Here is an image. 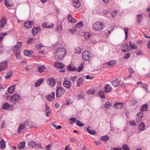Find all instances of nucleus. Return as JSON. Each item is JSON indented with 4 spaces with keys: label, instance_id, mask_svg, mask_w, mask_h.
Returning <instances> with one entry per match:
<instances>
[{
    "label": "nucleus",
    "instance_id": "obj_62",
    "mask_svg": "<svg viewBox=\"0 0 150 150\" xmlns=\"http://www.w3.org/2000/svg\"><path fill=\"white\" fill-rule=\"evenodd\" d=\"M46 149L47 150H50L51 146L50 144H48L46 146Z\"/></svg>",
    "mask_w": 150,
    "mask_h": 150
},
{
    "label": "nucleus",
    "instance_id": "obj_8",
    "mask_svg": "<svg viewBox=\"0 0 150 150\" xmlns=\"http://www.w3.org/2000/svg\"><path fill=\"white\" fill-rule=\"evenodd\" d=\"M123 104L122 103L117 102L114 103V106L116 109L119 110L122 108Z\"/></svg>",
    "mask_w": 150,
    "mask_h": 150
},
{
    "label": "nucleus",
    "instance_id": "obj_55",
    "mask_svg": "<svg viewBox=\"0 0 150 150\" xmlns=\"http://www.w3.org/2000/svg\"><path fill=\"white\" fill-rule=\"evenodd\" d=\"M76 118H70V120L71 121V124L73 123H75V121H76Z\"/></svg>",
    "mask_w": 150,
    "mask_h": 150
},
{
    "label": "nucleus",
    "instance_id": "obj_50",
    "mask_svg": "<svg viewBox=\"0 0 150 150\" xmlns=\"http://www.w3.org/2000/svg\"><path fill=\"white\" fill-rule=\"evenodd\" d=\"M7 34L6 33H3L0 34V42H1L4 36L6 35Z\"/></svg>",
    "mask_w": 150,
    "mask_h": 150
},
{
    "label": "nucleus",
    "instance_id": "obj_54",
    "mask_svg": "<svg viewBox=\"0 0 150 150\" xmlns=\"http://www.w3.org/2000/svg\"><path fill=\"white\" fill-rule=\"evenodd\" d=\"M75 50H76V53H80L81 52V49L79 47H76L75 48Z\"/></svg>",
    "mask_w": 150,
    "mask_h": 150
},
{
    "label": "nucleus",
    "instance_id": "obj_31",
    "mask_svg": "<svg viewBox=\"0 0 150 150\" xmlns=\"http://www.w3.org/2000/svg\"><path fill=\"white\" fill-rule=\"evenodd\" d=\"M46 69V67L43 65L41 66H39L38 68V71L40 73L44 71Z\"/></svg>",
    "mask_w": 150,
    "mask_h": 150
},
{
    "label": "nucleus",
    "instance_id": "obj_1",
    "mask_svg": "<svg viewBox=\"0 0 150 150\" xmlns=\"http://www.w3.org/2000/svg\"><path fill=\"white\" fill-rule=\"evenodd\" d=\"M66 51L65 49L63 47L59 48L55 54V59L57 60H61L65 55Z\"/></svg>",
    "mask_w": 150,
    "mask_h": 150
},
{
    "label": "nucleus",
    "instance_id": "obj_40",
    "mask_svg": "<svg viewBox=\"0 0 150 150\" xmlns=\"http://www.w3.org/2000/svg\"><path fill=\"white\" fill-rule=\"evenodd\" d=\"M31 51L29 50H25L24 51V54L27 56H30L31 54Z\"/></svg>",
    "mask_w": 150,
    "mask_h": 150
},
{
    "label": "nucleus",
    "instance_id": "obj_64",
    "mask_svg": "<svg viewBox=\"0 0 150 150\" xmlns=\"http://www.w3.org/2000/svg\"><path fill=\"white\" fill-rule=\"evenodd\" d=\"M76 28H73L72 29H71V33H74L76 32Z\"/></svg>",
    "mask_w": 150,
    "mask_h": 150
},
{
    "label": "nucleus",
    "instance_id": "obj_25",
    "mask_svg": "<svg viewBox=\"0 0 150 150\" xmlns=\"http://www.w3.org/2000/svg\"><path fill=\"white\" fill-rule=\"evenodd\" d=\"M25 142H21L17 146L18 148L20 149H23L25 147Z\"/></svg>",
    "mask_w": 150,
    "mask_h": 150
},
{
    "label": "nucleus",
    "instance_id": "obj_39",
    "mask_svg": "<svg viewBox=\"0 0 150 150\" xmlns=\"http://www.w3.org/2000/svg\"><path fill=\"white\" fill-rule=\"evenodd\" d=\"M112 105V104L109 102H107L104 105V107L105 108H109Z\"/></svg>",
    "mask_w": 150,
    "mask_h": 150
},
{
    "label": "nucleus",
    "instance_id": "obj_6",
    "mask_svg": "<svg viewBox=\"0 0 150 150\" xmlns=\"http://www.w3.org/2000/svg\"><path fill=\"white\" fill-rule=\"evenodd\" d=\"M47 83L49 86L53 87L56 84L55 80L52 78H50L47 80Z\"/></svg>",
    "mask_w": 150,
    "mask_h": 150
},
{
    "label": "nucleus",
    "instance_id": "obj_45",
    "mask_svg": "<svg viewBox=\"0 0 150 150\" xmlns=\"http://www.w3.org/2000/svg\"><path fill=\"white\" fill-rule=\"evenodd\" d=\"M122 148L124 150H129L130 148L127 145L123 144L122 146Z\"/></svg>",
    "mask_w": 150,
    "mask_h": 150
},
{
    "label": "nucleus",
    "instance_id": "obj_11",
    "mask_svg": "<svg viewBox=\"0 0 150 150\" xmlns=\"http://www.w3.org/2000/svg\"><path fill=\"white\" fill-rule=\"evenodd\" d=\"M72 5L76 8H79L80 6V2L79 0H73Z\"/></svg>",
    "mask_w": 150,
    "mask_h": 150
},
{
    "label": "nucleus",
    "instance_id": "obj_10",
    "mask_svg": "<svg viewBox=\"0 0 150 150\" xmlns=\"http://www.w3.org/2000/svg\"><path fill=\"white\" fill-rule=\"evenodd\" d=\"M34 25V22L31 21L25 22L24 23V26L27 28H31L32 26Z\"/></svg>",
    "mask_w": 150,
    "mask_h": 150
},
{
    "label": "nucleus",
    "instance_id": "obj_41",
    "mask_svg": "<svg viewBox=\"0 0 150 150\" xmlns=\"http://www.w3.org/2000/svg\"><path fill=\"white\" fill-rule=\"evenodd\" d=\"M51 25H48V23H44L43 24V26L47 28H50L53 26V25L51 23Z\"/></svg>",
    "mask_w": 150,
    "mask_h": 150
},
{
    "label": "nucleus",
    "instance_id": "obj_21",
    "mask_svg": "<svg viewBox=\"0 0 150 150\" xmlns=\"http://www.w3.org/2000/svg\"><path fill=\"white\" fill-rule=\"evenodd\" d=\"M28 145L30 147L34 149L36 147L37 144L35 142L32 141L28 143Z\"/></svg>",
    "mask_w": 150,
    "mask_h": 150
},
{
    "label": "nucleus",
    "instance_id": "obj_7",
    "mask_svg": "<svg viewBox=\"0 0 150 150\" xmlns=\"http://www.w3.org/2000/svg\"><path fill=\"white\" fill-rule=\"evenodd\" d=\"M7 64L6 60L1 62L0 63V69L1 70L6 69L8 67Z\"/></svg>",
    "mask_w": 150,
    "mask_h": 150
},
{
    "label": "nucleus",
    "instance_id": "obj_37",
    "mask_svg": "<svg viewBox=\"0 0 150 150\" xmlns=\"http://www.w3.org/2000/svg\"><path fill=\"white\" fill-rule=\"evenodd\" d=\"M147 105L145 104L142 105L141 109V111L142 112L145 111L147 110Z\"/></svg>",
    "mask_w": 150,
    "mask_h": 150
},
{
    "label": "nucleus",
    "instance_id": "obj_34",
    "mask_svg": "<svg viewBox=\"0 0 150 150\" xmlns=\"http://www.w3.org/2000/svg\"><path fill=\"white\" fill-rule=\"evenodd\" d=\"M20 53V52L18 51H17L14 53V54L16 55V59L18 60H20L21 59Z\"/></svg>",
    "mask_w": 150,
    "mask_h": 150
},
{
    "label": "nucleus",
    "instance_id": "obj_58",
    "mask_svg": "<svg viewBox=\"0 0 150 150\" xmlns=\"http://www.w3.org/2000/svg\"><path fill=\"white\" fill-rule=\"evenodd\" d=\"M43 46L42 44H38L36 46V47L38 49H41L43 47Z\"/></svg>",
    "mask_w": 150,
    "mask_h": 150
},
{
    "label": "nucleus",
    "instance_id": "obj_32",
    "mask_svg": "<svg viewBox=\"0 0 150 150\" xmlns=\"http://www.w3.org/2000/svg\"><path fill=\"white\" fill-rule=\"evenodd\" d=\"M83 82V79L81 78H79L77 82V84L76 86L77 87L80 86Z\"/></svg>",
    "mask_w": 150,
    "mask_h": 150
},
{
    "label": "nucleus",
    "instance_id": "obj_4",
    "mask_svg": "<svg viewBox=\"0 0 150 150\" xmlns=\"http://www.w3.org/2000/svg\"><path fill=\"white\" fill-rule=\"evenodd\" d=\"M82 57L84 61H88L90 57V54L88 51H85L82 53Z\"/></svg>",
    "mask_w": 150,
    "mask_h": 150
},
{
    "label": "nucleus",
    "instance_id": "obj_59",
    "mask_svg": "<svg viewBox=\"0 0 150 150\" xmlns=\"http://www.w3.org/2000/svg\"><path fill=\"white\" fill-rule=\"evenodd\" d=\"M130 125L133 126L136 125V123L134 120H132L130 122Z\"/></svg>",
    "mask_w": 150,
    "mask_h": 150
},
{
    "label": "nucleus",
    "instance_id": "obj_38",
    "mask_svg": "<svg viewBox=\"0 0 150 150\" xmlns=\"http://www.w3.org/2000/svg\"><path fill=\"white\" fill-rule=\"evenodd\" d=\"M83 23L82 22H78L76 25V28H80L83 27Z\"/></svg>",
    "mask_w": 150,
    "mask_h": 150
},
{
    "label": "nucleus",
    "instance_id": "obj_53",
    "mask_svg": "<svg viewBox=\"0 0 150 150\" xmlns=\"http://www.w3.org/2000/svg\"><path fill=\"white\" fill-rule=\"evenodd\" d=\"M129 30V28H125L124 29V31H125V39H126L128 36V31Z\"/></svg>",
    "mask_w": 150,
    "mask_h": 150
},
{
    "label": "nucleus",
    "instance_id": "obj_61",
    "mask_svg": "<svg viewBox=\"0 0 150 150\" xmlns=\"http://www.w3.org/2000/svg\"><path fill=\"white\" fill-rule=\"evenodd\" d=\"M111 33V31L108 30H106L105 31V33L106 35H108Z\"/></svg>",
    "mask_w": 150,
    "mask_h": 150
},
{
    "label": "nucleus",
    "instance_id": "obj_20",
    "mask_svg": "<svg viewBox=\"0 0 150 150\" xmlns=\"http://www.w3.org/2000/svg\"><path fill=\"white\" fill-rule=\"evenodd\" d=\"M87 130L88 133L91 135H94L96 134L95 130H93L92 128L90 127L89 126L87 127Z\"/></svg>",
    "mask_w": 150,
    "mask_h": 150
},
{
    "label": "nucleus",
    "instance_id": "obj_14",
    "mask_svg": "<svg viewBox=\"0 0 150 150\" xmlns=\"http://www.w3.org/2000/svg\"><path fill=\"white\" fill-rule=\"evenodd\" d=\"M54 66L58 68L63 69L64 67V65L62 63L55 62L54 64Z\"/></svg>",
    "mask_w": 150,
    "mask_h": 150
},
{
    "label": "nucleus",
    "instance_id": "obj_48",
    "mask_svg": "<svg viewBox=\"0 0 150 150\" xmlns=\"http://www.w3.org/2000/svg\"><path fill=\"white\" fill-rule=\"evenodd\" d=\"M77 77L78 76L76 75L72 76L70 80L72 82H74L76 81Z\"/></svg>",
    "mask_w": 150,
    "mask_h": 150
},
{
    "label": "nucleus",
    "instance_id": "obj_57",
    "mask_svg": "<svg viewBox=\"0 0 150 150\" xmlns=\"http://www.w3.org/2000/svg\"><path fill=\"white\" fill-rule=\"evenodd\" d=\"M62 26L61 25H59L56 28V29L58 30H62Z\"/></svg>",
    "mask_w": 150,
    "mask_h": 150
},
{
    "label": "nucleus",
    "instance_id": "obj_30",
    "mask_svg": "<svg viewBox=\"0 0 150 150\" xmlns=\"http://www.w3.org/2000/svg\"><path fill=\"white\" fill-rule=\"evenodd\" d=\"M104 93V91L102 90H100L98 93L99 96L102 99H104L105 98Z\"/></svg>",
    "mask_w": 150,
    "mask_h": 150
},
{
    "label": "nucleus",
    "instance_id": "obj_18",
    "mask_svg": "<svg viewBox=\"0 0 150 150\" xmlns=\"http://www.w3.org/2000/svg\"><path fill=\"white\" fill-rule=\"evenodd\" d=\"M76 69V68L75 66L70 64H69L67 67L68 70L71 71H75Z\"/></svg>",
    "mask_w": 150,
    "mask_h": 150
},
{
    "label": "nucleus",
    "instance_id": "obj_5",
    "mask_svg": "<svg viewBox=\"0 0 150 150\" xmlns=\"http://www.w3.org/2000/svg\"><path fill=\"white\" fill-rule=\"evenodd\" d=\"M20 99V97L19 95L15 93L11 97V100L13 103H16L18 102Z\"/></svg>",
    "mask_w": 150,
    "mask_h": 150
},
{
    "label": "nucleus",
    "instance_id": "obj_29",
    "mask_svg": "<svg viewBox=\"0 0 150 150\" xmlns=\"http://www.w3.org/2000/svg\"><path fill=\"white\" fill-rule=\"evenodd\" d=\"M6 146L5 142L3 139H1L0 141V147L1 149H4Z\"/></svg>",
    "mask_w": 150,
    "mask_h": 150
},
{
    "label": "nucleus",
    "instance_id": "obj_22",
    "mask_svg": "<svg viewBox=\"0 0 150 150\" xmlns=\"http://www.w3.org/2000/svg\"><path fill=\"white\" fill-rule=\"evenodd\" d=\"M15 87V85L11 86L9 87L8 90V92L10 93H13L14 92Z\"/></svg>",
    "mask_w": 150,
    "mask_h": 150
},
{
    "label": "nucleus",
    "instance_id": "obj_19",
    "mask_svg": "<svg viewBox=\"0 0 150 150\" xmlns=\"http://www.w3.org/2000/svg\"><path fill=\"white\" fill-rule=\"evenodd\" d=\"M122 48V51L124 52H126L129 50L128 46L126 44H123Z\"/></svg>",
    "mask_w": 150,
    "mask_h": 150
},
{
    "label": "nucleus",
    "instance_id": "obj_15",
    "mask_svg": "<svg viewBox=\"0 0 150 150\" xmlns=\"http://www.w3.org/2000/svg\"><path fill=\"white\" fill-rule=\"evenodd\" d=\"M6 18L5 17H3L1 20L0 22V27L3 28L6 24Z\"/></svg>",
    "mask_w": 150,
    "mask_h": 150
},
{
    "label": "nucleus",
    "instance_id": "obj_28",
    "mask_svg": "<svg viewBox=\"0 0 150 150\" xmlns=\"http://www.w3.org/2000/svg\"><path fill=\"white\" fill-rule=\"evenodd\" d=\"M145 125L143 122H141L139 126V131H142L144 130L145 129Z\"/></svg>",
    "mask_w": 150,
    "mask_h": 150
},
{
    "label": "nucleus",
    "instance_id": "obj_33",
    "mask_svg": "<svg viewBox=\"0 0 150 150\" xmlns=\"http://www.w3.org/2000/svg\"><path fill=\"white\" fill-rule=\"evenodd\" d=\"M84 66V63L83 62L82 63H81L80 65L78 67L77 69V71L78 72H80L82 69L83 68V67Z\"/></svg>",
    "mask_w": 150,
    "mask_h": 150
},
{
    "label": "nucleus",
    "instance_id": "obj_3",
    "mask_svg": "<svg viewBox=\"0 0 150 150\" xmlns=\"http://www.w3.org/2000/svg\"><path fill=\"white\" fill-rule=\"evenodd\" d=\"M104 25L99 22H96L93 25V28L96 30L100 31L103 28Z\"/></svg>",
    "mask_w": 150,
    "mask_h": 150
},
{
    "label": "nucleus",
    "instance_id": "obj_63",
    "mask_svg": "<svg viewBox=\"0 0 150 150\" xmlns=\"http://www.w3.org/2000/svg\"><path fill=\"white\" fill-rule=\"evenodd\" d=\"M128 69L129 71L130 72V74H132V73H134V71L132 70L131 67L129 68Z\"/></svg>",
    "mask_w": 150,
    "mask_h": 150
},
{
    "label": "nucleus",
    "instance_id": "obj_43",
    "mask_svg": "<svg viewBox=\"0 0 150 150\" xmlns=\"http://www.w3.org/2000/svg\"><path fill=\"white\" fill-rule=\"evenodd\" d=\"M136 18L137 22H140L142 18V16L141 15H138L137 16Z\"/></svg>",
    "mask_w": 150,
    "mask_h": 150
},
{
    "label": "nucleus",
    "instance_id": "obj_44",
    "mask_svg": "<svg viewBox=\"0 0 150 150\" xmlns=\"http://www.w3.org/2000/svg\"><path fill=\"white\" fill-rule=\"evenodd\" d=\"M25 127V125H20L18 129V132L19 133L21 132V130L23 129Z\"/></svg>",
    "mask_w": 150,
    "mask_h": 150
},
{
    "label": "nucleus",
    "instance_id": "obj_36",
    "mask_svg": "<svg viewBox=\"0 0 150 150\" xmlns=\"http://www.w3.org/2000/svg\"><path fill=\"white\" fill-rule=\"evenodd\" d=\"M116 63L115 61V60L110 61L107 62V65L108 67L110 66H113Z\"/></svg>",
    "mask_w": 150,
    "mask_h": 150
},
{
    "label": "nucleus",
    "instance_id": "obj_42",
    "mask_svg": "<svg viewBox=\"0 0 150 150\" xmlns=\"http://www.w3.org/2000/svg\"><path fill=\"white\" fill-rule=\"evenodd\" d=\"M10 105L8 103H6L3 104L2 106V108L4 109H8Z\"/></svg>",
    "mask_w": 150,
    "mask_h": 150
},
{
    "label": "nucleus",
    "instance_id": "obj_27",
    "mask_svg": "<svg viewBox=\"0 0 150 150\" xmlns=\"http://www.w3.org/2000/svg\"><path fill=\"white\" fill-rule=\"evenodd\" d=\"M105 92H108L112 89V88L109 84L105 86L104 88Z\"/></svg>",
    "mask_w": 150,
    "mask_h": 150
},
{
    "label": "nucleus",
    "instance_id": "obj_35",
    "mask_svg": "<svg viewBox=\"0 0 150 150\" xmlns=\"http://www.w3.org/2000/svg\"><path fill=\"white\" fill-rule=\"evenodd\" d=\"M129 43L130 48L132 50L136 49L137 48V46L135 44L133 43H132L130 41H129Z\"/></svg>",
    "mask_w": 150,
    "mask_h": 150
},
{
    "label": "nucleus",
    "instance_id": "obj_46",
    "mask_svg": "<svg viewBox=\"0 0 150 150\" xmlns=\"http://www.w3.org/2000/svg\"><path fill=\"white\" fill-rule=\"evenodd\" d=\"M84 36L85 39L86 40H88L90 36H91V35L88 33H86L85 34Z\"/></svg>",
    "mask_w": 150,
    "mask_h": 150
},
{
    "label": "nucleus",
    "instance_id": "obj_23",
    "mask_svg": "<svg viewBox=\"0 0 150 150\" xmlns=\"http://www.w3.org/2000/svg\"><path fill=\"white\" fill-rule=\"evenodd\" d=\"M142 113L141 112L138 113L136 117V122H138L141 120L142 117Z\"/></svg>",
    "mask_w": 150,
    "mask_h": 150
},
{
    "label": "nucleus",
    "instance_id": "obj_13",
    "mask_svg": "<svg viewBox=\"0 0 150 150\" xmlns=\"http://www.w3.org/2000/svg\"><path fill=\"white\" fill-rule=\"evenodd\" d=\"M4 4L6 6L11 7L13 5V3L11 0H5Z\"/></svg>",
    "mask_w": 150,
    "mask_h": 150
},
{
    "label": "nucleus",
    "instance_id": "obj_51",
    "mask_svg": "<svg viewBox=\"0 0 150 150\" xmlns=\"http://www.w3.org/2000/svg\"><path fill=\"white\" fill-rule=\"evenodd\" d=\"M76 124L77 125L79 126L80 127H81L84 126V125L79 120H77L76 121Z\"/></svg>",
    "mask_w": 150,
    "mask_h": 150
},
{
    "label": "nucleus",
    "instance_id": "obj_26",
    "mask_svg": "<svg viewBox=\"0 0 150 150\" xmlns=\"http://www.w3.org/2000/svg\"><path fill=\"white\" fill-rule=\"evenodd\" d=\"M68 21L71 23H74L76 22V20L73 18L71 15H69L68 16Z\"/></svg>",
    "mask_w": 150,
    "mask_h": 150
},
{
    "label": "nucleus",
    "instance_id": "obj_47",
    "mask_svg": "<svg viewBox=\"0 0 150 150\" xmlns=\"http://www.w3.org/2000/svg\"><path fill=\"white\" fill-rule=\"evenodd\" d=\"M109 139V138L107 136H104L102 137L100 139L102 140H103L104 141H107Z\"/></svg>",
    "mask_w": 150,
    "mask_h": 150
},
{
    "label": "nucleus",
    "instance_id": "obj_9",
    "mask_svg": "<svg viewBox=\"0 0 150 150\" xmlns=\"http://www.w3.org/2000/svg\"><path fill=\"white\" fill-rule=\"evenodd\" d=\"M111 83L115 87H117L120 84L119 81L117 78L115 80H113L111 81Z\"/></svg>",
    "mask_w": 150,
    "mask_h": 150
},
{
    "label": "nucleus",
    "instance_id": "obj_52",
    "mask_svg": "<svg viewBox=\"0 0 150 150\" xmlns=\"http://www.w3.org/2000/svg\"><path fill=\"white\" fill-rule=\"evenodd\" d=\"M130 56V54L129 53H126L123 57V58L126 59H127Z\"/></svg>",
    "mask_w": 150,
    "mask_h": 150
},
{
    "label": "nucleus",
    "instance_id": "obj_12",
    "mask_svg": "<svg viewBox=\"0 0 150 150\" xmlns=\"http://www.w3.org/2000/svg\"><path fill=\"white\" fill-rule=\"evenodd\" d=\"M55 94L54 92L51 93L46 97L47 99L49 101H51L54 98Z\"/></svg>",
    "mask_w": 150,
    "mask_h": 150
},
{
    "label": "nucleus",
    "instance_id": "obj_2",
    "mask_svg": "<svg viewBox=\"0 0 150 150\" xmlns=\"http://www.w3.org/2000/svg\"><path fill=\"white\" fill-rule=\"evenodd\" d=\"M65 89L62 87L57 86V88L56 91V96L58 98L62 97L64 93Z\"/></svg>",
    "mask_w": 150,
    "mask_h": 150
},
{
    "label": "nucleus",
    "instance_id": "obj_60",
    "mask_svg": "<svg viewBox=\"0 0 150 150\" xmlns=\"http://www.w3.org/2000/svg\"><path fill=\"white\" fill-rule=\"evenodd\" d=\"M20 48L17 45H15L14 47V49L16 51H17Z\"/></svg>",
    "mask_w": 150,
    "mask_h": 150
},
{
    "label": "nucleus",
    "instance_id": "obj_24",
    "mask_svg": "<svg viewBox=\"0 0 150 150\" xmlns=\"http://www.w3.org/2000/svg\"><path fill=\"white\" fill-rule=\"evenodd\" d=\"M43 79H40L38 81L36 82L35 84V87L39 86L43 82Z\"/></svg>",
    "mask_w": 150,
    "mask_h": 150
},
{
    "label": "nucleus",
    "instance_id": "obj_17",
    "mask_svg": "<svg viewBox=\"0 0 150 150\" xmlns=\"http://www.w3.org/2000/svg\"><path fill=\"white\" fill-rule=\"evenodd\" d=\"M40 29V28L39 27H33L32 31V34L33 35H36Z\"/></svg>",
    "mask_w": 150,
    "mask_h": 150
},
{
    "label": "nucleus",
    "instance_id": "obj_56",
    "mask_svg": "<svg viewBox=\"0 0 150 150\" xmlns=\"http://www.w3.org/2000/svg\"><path fill=\"white\" fill-rule=\"evenodd\" d=\"M117 14V11H114L113 12H112L111 13V15L112 17H115L116 16Z\"/></svg>",
    "mask_w": 150,
    "mask_h": 150
},
{
    "label": "nucleus",
    "instance_id": "obj_16",
    "mask_svg": "<svg viewBox=\"0 0 150 150\" xmlns=\"http://www.w3.org/2000/svg\"><path fill=\"white\" fill-rule=\"evenodd\" d=\"M63 85L66 88H69L71 86V83L70 81L66 80L64 82Z\"/></svg>",
    "mask_w": 150,
    "mask_h": 150
},
{
    "label": "nucleus",
    "instance_id": "obj_49",
    "mask_svg": "<svg viewBox=\"0 0 150 150\" xmlns=\"http://www.w3.org/2000/svg\"><path fill=\"white\" fill-rule=\"evenodd\" d=\"M12 73L11 71L8 73L7 75L5 76V78L6 79H9L11 76Z\"/></svg>",
    "mask_w": 150,
    "mask_h": 150
}]
</instances>
